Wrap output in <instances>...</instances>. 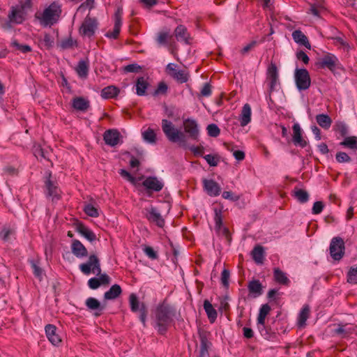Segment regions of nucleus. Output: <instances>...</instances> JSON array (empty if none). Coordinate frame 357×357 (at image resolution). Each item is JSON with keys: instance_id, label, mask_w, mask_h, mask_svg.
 <instances>
[{"instance_id": "obj_58", "label": "nucleus", "mask_w": 357, "mask_h": 357, "mask_svg": "<svg viewBox=\"0 0 357 357\" xmlns=\"http://www.w3.org/2000/svg\"><path fill=\"white\" fill-rule=\"evenodd\" d=\"M230 273L227 269H224L221 274V282L224 287H227L229 286Z\"/></svg>"}, {"instance_id": "obj_5", "label": "nucleus", "mask_w": 357, "mask_h": 357, "mask_svg": "<svg viewBox=\"0 0 357 357\" xmlns=\"http://www.w3.org/2000/svg\"><path fill=\"white\" fill-rule=\"evenodd\" d=\"M79 269L82 273L86 275H90L91 273L100 275L101 272L100 261L97 256L91 255L89 256L86 263L79 265Z\"/></svg>"}, {"instance_id": "obj_56", "label": "nucleus", "mask_w": 357, "mask_h": 357, "mask_svg": "<svg viewBox=\"0 0 357 357\" xmlns=\"http://www.w3.org/2000/svg\"><path fill=\"white\" fill-rule=\"evenodd\" d=\"M167 90H168L167 85L165 82H161L158 84V86L157 89H155V91H154L153 95L157 96L159 94H166V93L167 92Z\"/></svg>"}, {"instance_id": "obj_31", "label": "nucleus", "mask_w": 357, "mask_h": 357, "mask_svg": "<svg viewBox=\"0 0 357 357\" xmlns=\"http://www.w3.org/2000/svg\"><path fill=\"white\" fill-rule=\"evenodd\" d=\"M253 260L257 264H261L264 258V250L262 246L257 245L251 252Z\"/></svg>"}, {"instance_id": "obj_25", "label": "nucleus", "mask_w": 357, "mask_h": 357, "mask_svg": "<svg viewBox=\"0 0 357 357\" xmlns=\"http://www.w3.org/2000/svg\"><path fill=\"white\" fill-rule=\"evenodd\" d=\"M89 63L88 60H80L75 68V71L81 78H86L89 74Z\"/></svg>"}, {"instance_id": "obj_60", "label": "nucleus", "mask_w": 357, "mask_h": 357, "mask_svg": "<svg viewBox=\"0 0 357 357\" xmlns=\"http://www.w3.org/2000/svg\"><path fill=\"white\" fill-rule=\"evenodd\" d=\"M222 197L225 199H229L233 202H236L239 199V196L235 195L231 191H224L222 194Z\"/></svg>"}, {"instance_id": "obj_36", "label": "nucleus", "mask_w": 357, "mask_h": 357, "mask_svg": "<svg viewBox=\"0 0 357 357\" xmlns=\"http://www.w3.org/2000/svg\"><path fill=\"white\" fill-rule=\"evenodd\" d=\"M273 275L274 279L278 283L283 285L289 284L290 282L289 278L287 277L286 274L280 268H275L273 271Z\"/></svg>"}, {"instance_id": "obj_42", "label": "nucleus", "mask_w": 357, "mask_h": 357, "mask_svg": "<svg viewBox=\"0 0 357 357\" xmlns=\"http://www.w3.org/2000/svg\"><path fill=\"white\" fill-rule=\"evenodd\" d=\"M171 38V36L168 31H160L158 33L156 37V42L160 45H167L168 44V40Z\"/></svg>"}, {"instance_id": "obj_57", "label": "nucleus", "mask_w": 357, "mask_h": 357, "mask_svg": "<svg viewBox=\"0 0 357 357\" xmlns=\"http://www.w3.org/2000/svg\"><path fill=\"white\" fill-rule=\"evenodd\" d=\"M324 205L322 202H315L313 204L312 212L313 214H319L322 212Z\"/></svg>"}, {"instance_id": "obj_26", "label": "nucleus", "mask_w": 357, "mask_h": 357, "mask_svg": "<svg viewBox=\"0 0 357 357\" xmlns=\"http://www.w3.org/2000/svg\"><path fill=\"white\" fill-rule=\"evenodd\" d=\"M203 306L207 314L208 319H209V321L211 324L214 323L218 317L216 310L213 307V305L208 300H205L204 301Z\"/></svg>"}, {"instance_id": "obj_4", "label": "nucleus", "mask_w": 357, "mask_h": 357, "mask_svg": "<svg viewBox=\"0 0 357 357\" xmlns=\"http://www.w3.org/2000/svg\"><path fill=\"white\" fill-rule=\"evenodd\" d=\"M294 79L299 91H305L311 85V79L308 71L305 68H296L294 73Z\"/></svg>"}, {"instance_id": "obj_14", "label": "nucleus", "mask_w": 357, "mask_h": 357, "mask_svg": "<svg viewBox=\"0 0 357 357\" xmlns=\"http://www.w3.org/2000/svg\"><path fill=\"white\" fill-rule=\"evenodd\" d=\"M8 17L10 22L22 24L25 20V12L23 10V8L18 6H13Z\"/></svg>"}, {"instance_id": "obj_19", "label": "nucleus", "mask_w": 357, "mask_h": 357, "mask_svg": "<svg viewBox=\"0 0 357 357\" xmlns=\"http://www.w3.org/2000/svg\"><path fill=\"white\" fill-rule=\"evenodd\" d=\"M85 304L88 310L94 312L93 314L96 317L100 316L104 309L99 301L93 297L88 298L86 300Z\"/></svg>"}, {"instance_id": "obj_12", "label": "nucleus", "mask_w": 357, "mask_h": 357, "mask_svg": "<svg viewBox=\"0 0 357 357\" xmlns=\"http://www.w3.org/2000/svg\"><path fill=\"white\" fill-rule=\"evenodd\" d=\"M338 63L339 60L336 56L331 53H327L319 60L317 66L321 68H326L331 70H333Z\"/></svg>"}, {"instance_id": "obj_15", "label": "nucleus", "mask_w": 357, "mask_h": 357, "mask_svg": "<svg viewBox=\"0 0 357 357\" xmlns=\"http://www.w3.org/2000/svg\"><path fill=\"white\" fill-rule=\"evenodd\" d=\"M143 186L149 191L159 192L163 187L164 183L155 176L147 177L142 183Z\"/></svg>"}, {"instance_id": "obj_49", "label": "nucleus", "mask_w": 357, "mask_h": 357, "mask_svg": "<svg viewBox=\"0 0 357 357\" xmlns=\"http://www.w3.org/2000/svg\"><path fill=\"white\" fill-rule=\"evenodd\" d=\"M278 78V68L275 63H271L267 70V79Z\"/></svg>"}, {"instance_id": "obj_47", "label": "nucleus", "mask_w": 357, "mask_h": 357, "mask_svg": "<svg viewBox=\"0 0 357 357\" xmlns=\"http://www.w3.org/2000/svg\"><path fill=\"white\" fill-rule=\"evenodd\" d=\"M208 135L210 137H216L220 135V130L216 124H209L206 128Z\"/></svg>"}, {"instance_id": "obj_7", "label": "nucleus", "mask_w": 357, "mask_h": 357, "mask_svg": "<svg viewBox=\"0 0 357 357\" xmlns=\"http://www.w3.org/2000/svg\"><path fill=\"white\" fill-rule=\"evenodd\" d=\"M184 132L188 138L198 141L199 138V128L197 121L192 118L185 119L183 121Z\"/></svg>"}, {"instance_id": "obj_3", "label": "nucleus", "mask_w": 357, "mask_h": 357, "mask_svg": "<svg viewBox=\"0 0 357 357\" xmlns=\"http://www.w3.org/2000/svg\"><path fill=\"white\" fill-rule=\"evenodd\" d=\"M161 127L165 135L169 142L178 143L182 146H185L186 142L185 134L176 128L172 121L167 119H162Z\"/></svg>"}, {"instance_id": "obj_54", "label": "nucleus", "mask_w": 357, "mask_h": 357, "mask_svg": "<svg viewBox=\"0 0 357 357\" xmlns=\"http://www.w3.org/2000/svg\"><path fill=\"white\" fill-rule=\"evenodd\" d=\"M142 70V67L137 63H132L124 66L123 70L126 73H138Z\"/></svg>"}, {"instance_id": "obj_55", "label": "nucleus", "mask_w": 357, "mask_h": 357, "mask_svg": "<svg viewBox=\"0 0 357 357\" xmlns=\"http://www.w3.org/2000/svg\"><path fill=\"white\" fill-rule=\"evenodd\" d=\"M204 158L206 160L207 163L211 167H215L218 164V158L217 156H215L211 154H208L204 156Z\"/></svg>"}, {"instance_id": "obj_50", "label": "nucleus", "mask_w": 357, "mask_h": 357, "mask_svg": "<svg viewBox=\"0 0 357 357\" xmlns=\"http://www.w3.org/2000/svg\"><path fill=\"white\" fill-rule=\"evenodd\" d=\"M75 45V41H74L72 38L69 37L61 40L60 47L63 50H67L73 47Z\"/></svg>"}, {"instance_id": "obj_52", "label": "nucleus", "mask_w": 357, "mask_h": 357, "mask_svg": "<svg viewBox=\"0 0 357 357\" xmlns=\"http://www.w3.org/2000/svg\"><path fill=\"white\" fill-rule=\"evenodd\" d=\"M43 45L47 48H51L54 45V38L49 33H45L42 40Z\"/></svg>"}, {"instance_id": "obj_62", "label": "nucleus", "mask_w": 357, "mask_h": 357, "mask_svg": "<svg viewBox=\"0 0 357 357\" xmlns=\"http://www.w3.org/2000/svg\"><path fill=\"white\" fill-rule=\"evenodd\" d=\"M99 279L98 278H91L88 280V285L91 289H96L100 286V282H99Z\"/></svg>"}, {"instance_id": "obj_30", "label": "nucleus", "mask_w": 357, "mask_h": 357, "mask_svg": "<svg viewBox=\"0 0 357 357\" xmlns=\"http://www.w3.org/2000/svg\"><path fill=\"white\" fill-rule=\"evenodd\" d=\"M310 309L309 305H304L298 317V326L300 328L304 327L306 324V321L310 316Z\"/></svg>"}, {"instance_id": "obj_51", "label": "nucleus", "mask_w": 357, "mask_h": 357, "mask_svg": "<svg viewBox=\"0 0 357 357\" xmlns=\"http://www.w3.org/2000/svg\"><path fill=\"white\" fill-rule=\"evenodd\" d=\"M335 159L340 163L349 162L351 161L349 155L347 153L342 151H340L336 153Z\"/></svg>"}, {"instance_id": "obj_43", "label": "nucleus", "mask_w": 357, "mask_h": 357, "mask_svg": "<svg viewBox=\"0 0 357 357\" xmlns=\"http://www.w3.org/2000/svg\"><path fill=\"white\" fill-rule=\"evenodd\" d=\"M294 197L301 203H305L309 199L307 192L302 189L296 190L294 191Z\"/></svg>"}, {"instance_id": "obj_46", "label": "nucleus", "mask_w": 357, "mask_h": 357, "mask_svg": "<svg viewBox=\"0 0 357 357\" xmlns=\"http://www.w3.org/2000/svg\"><path fill=\"white\" fill-rule=\"evenodd\" d=\"M84 211L86 215L93 218H97L99 215L98 209L92 204H86L84 208Z\"/></svg>"}, {"instance_id": "obj_35", "label": "nucleus", "mask_w": 357, "mask_h": 357, "mask_svg": "<svg viewBox=\"0 0 357 357\" xmlns=\"http://www.w3.org/2000/svg\"><path fill=\"white\" fill-rule=\"evenodd\" d=\"M119 93V89L114 86L105 87L101 91V96L104 99H109L116 97Z\"/></svg>"}, {"instance_id": "obj_27", "label": "nucleus", "mask_w": 357, "mask_h": 357, "mask_svg": "<svg viewBox=\"0 0 357 357\" xmlns=\"http://www.w3.org/2000/svg\"><path fill=\"white\" fill-rule=\"evenodd\" d=\"M122 293V289L120 285L115 284H113L110 289L104 294V298L105 300H114L118 298Z\"/></svg>"}, {"instance_id": "obj_28", "label": "nucleus", "mask_w": 357, "mask_h": 357, "mask_svg": "<svg viewBox=\"0 0 357 357\" xmlns=\"http://www.w3.org/2000/svg\"><path fill=\"white\" fill-rule=\"evenodd\" d=\"M294 40L300 45H304L307 48L310 47V44L305 35L300 30H296L292 33Z\"/></svg>"}, {"instance_id": "obj_61", "label": "nucleus", "mask_w": 357, "mask_h": 357, "mask_svg": "<svg viewBox=\"0 0 357 357\" xmlns=\"http://www.w3.org/2000/svg\"><path fill=\"white\" fill-rule=\"evenodd\" d=\"M119 174L120 175L123 177L124 178H126V180H128V181H130V183H132V184H135V181H136V179L135 177H133L128 172H127L126 170L125 169H120L119 171Z\"/></svg>"}, {"instance_id": "obj_6", "label": "nucleus", "mask_w": 357, "mask_h": 357, "mask_svg": "<svg viewBox=\"0 0 357 357\" xmlns=\"http://www.w3.org/2000/svg\"><path fill=\"white\" fill-rule=\"evenodd\" d=\"M98 26L97 20L87 15L79 27V33L82 36L91 38L95 34Z\"/></svg>"}, {"instance_id": "obj_2", "label": "nucleus", "mask_w": 357, "mask_h": 357, "mask_svg": "<svg viewBox=\"0 0 357 357\" xmlns=\"http://www.w3.org/2000/svg\"><path fill=\"white\" fill-rule=\"evenodd\" d=\"M61 14V6L59 2L52 3L42 13L36 14V17L44 26H52L55 24Z\"/></svg>"}, {"instance_id": "obj_38", "label": "nucleus", "mask_w": 357, "mask_h": 357, "mask_svg": "<svg viewBox=\"0 0 357 357\" xmlns=\"http://www.w3.org/2000/svg\"><path fill=\"white\" fill-rule=\"evenodd\" d=\"M142 303L139 301L135 294L132 293L129 296V304L132 312H137V311H140Z\"/></svg>"}, {"instance_id": "obj_59", "label": "nucleus", "mask_w": 357, "mask_h": 357, "mask_svg": "<svg viewBox=\"0 0 357 357\" xmlns=\"http://www.w3.org/2000/svg\"><path fill=\"white\" fill-rule=\"evenodd\" d=\"M147 316V310L144 303L141 304L140 311H139V319L143 324L144 326H146V319Z\"/></svg>"}, {"instance_id": "obj_63", "label": "nucleus", "mask_w": 357, "mask_h": 357, "mask_svg": "<svg viewBox=\"0 0 357 357\" xmlns=\"http://www.w3.org/2000/svg\"><path fill=\"white\" fill-rule=\"evenodd\" d=\"M296 57L298 60L303 61L305 64H307L309 63V56L302 50L296 53Z\"/></svg>"}, {"instance_id": "obj_23", "label": "nucleus", "mask_w": 357, "mask_h": 357, "mask_svg": "<svg viewBox=\"0 0 357 357\" xmlns=\"http://www.w3.org/2000/svg\"><path fill=\"white\" fill-rule=\"evenodd\" d=\"M251 107L248 103L245 104L242 108L239 120L242 127L247 126L251 121Z\"/></svg>"}, {"instance_id": "obj_34", "label": "nucleus", "mask_w": 357, "mask_h": 357, "mask_svg": "<svg viewBox=\"0 0 357 357\" xmlns=\"http://www.w3.org/2000/svg\"><path fill=\"white\" fill-rule=\"evenodd\" d=\"M148 86L146 79L143 77H139L136 82V93L140 96H144Z\"/></svg>"}, {"instance_id": "obj_32", "label": "nucleus", "mask_w": 357, "mask_h": 357, "mask_svg": "<svg viewBox=\"0 0 357 357\" xmlns=\"http://www.w3.org/2000/svg\"><path fill=\"white\" fill-rule=\"evenodd\" d=\"M316 121L319 126L325 130H328L332 124V120L331 117L325 114H320L317 115Z\"/></svg>"}, {"instance_id": "obj_11", "label": "nucleus", "mask_w": 357, "mask_h": 357, "mask_svg": "<svg viewBox=\"0 0 357 357\" xmlns=\"http://www.w3.org/2000/svg\"><path fill=\"white\" fill-rule=\"evenodd\" d=\"M215 229L219 235H222L229 241V233L227 227L223 226L222 224V212L220 209L215 208Z\"/></svg>"}, {"instance_id": "obj_21", "label": "nucleus", "mask_w": 357, "mask_h": 357, "mask_svg": "<svg viewBox=\"0 0 357 357\" xmlns=\"http://www.w3.org/2000/svg\"><path fill=\"white\" fill-rule=\"evenodd\" d=\"M71 250L73 254L78 258H83L88 255L86 248L79 240L73 241Z\"/></svg>"}, {"instance_id": "obj_20", "label": "nucleus", "mask_w": 357, "mask_h": 357, "mask_svg": "<svg viewBox=\"0 0 357 357\" xmlns=\"http://www.w3.org/2000/svg\"><path fill=\"white\" fill-rule=\"evenodd\" d=\"M45 333L49 341L54 345H59L61 339L56 333V327L52 324H47L45 326Z\"/></svg>"}, {"instance_id": "obj_37", "label": "nucleus", "mask_w": 357, "mask_h": 357, "mask_svg": "<svg viewBox=\"0 0 357 357\" xmlns=\"http://www.w3.org/2000/svg\"><path fill=\"white\" fill-rule=\"evenodd\" d=\"M340 145L350 149H357V137H345L344 140L340 143Z\"/></svg>"}, {"instance_id": "obj_10", "label": "nucleus", "mask_w": 357, "mask_h": 357, "mask_svg": "<svg viewBox=\"0 0 357 357\" xmlns=\"http://www.w3.org/2000/svg\"><path fill=\"white\" fill-rule=\"evenodd\" d=\"M144 211L145 217L150 222L155 224L159 227H163L165 220L155 207L151 206L145 208Z\"/></svg>"}, {"instance_id": "obj_41", "label": "nucleus", "mask_w": 357, "mask_h": 357, "mask_svg": "<svg viewBox=\"0 0 357 357\" xmlns=\"http://www.w3.org/2000/svg\"><path fill=\"white\" fill-rule=\"evenodd\" d=\"M173 78L179 83L187 82L189 78L188 73L185 70H178L173 75Z\"/></svg>"}, {"instance_id": "obj_53", "label": "nucleus", "mask_w": 357, "mask_h": 357, "mask_svg": "<svg viewBox=\"0 0 357 357\" xmlns=\"http://www.w3.org/2000/svg\"><path fill=\"white\" fill-rule=\"evenodd\" d=\"M144 254L151 259H156L158 258L157 252L150 246H146L143 248Z\"/></svg>"}, {"instance_id": "obj_1", "label": "nucleus", "mask_w": 357, "mask_h": 357, "mask_svg": "<svg viewBox=\"0 0 357 357\" xmlns=\"http://www.w3.org/2000/svg\"><path fill=\"white\" fill-rule=\"evenodd\" d=\"M176 312V308L166 301L158 305L155 310V326L160 334L163 335L167 332L174 320Z\"/></svg>"}, {"instance_id": "obj_33", "label": "nucleus", "mask_w": 357, "mask_h": 357, "mask_svg": "<svg viewBox=\"0 0 357 357\" xmlns=\"http://www.w3.org/2000/svg\"><path fill=\"white\" fill-rule=\"evenodd\" d=\"M77 231L84 236L88 241L92 242L96 240V234L88 227L82 224H79L77 227Z\"/></svg>"}, {"instance_id": "obj_44", "label": "nucleus", "mask_w": 357, "mask_h": 357, "mask_svg": "<svg viewBox=\"0 0 357 357\" xmlns=\"http://www.w3.org/2000/svg\"><path fill=\"white\" fill-rule=\"evenodd\" d=\"M31 268L33 271L34 275L38 278L40 280L42 279L43 276V269L39 266V263L37 261L31 260L30 261Z\"/></svg>"}, {"instance_id": "obj_48", "label": "nucleus", "mask_w": 357, "mask_h": 357, "mask_svg": "<svg viewBox=\"0 0 357 357\" xmlns=\"http://www.w3.org/2000/svg\"><path fill=\"white\" fill-rule=\"evenodd\" d=\"M335 130L340 134L342 137H347L348 134V127L343 122H338L335 125Z\"/></svg>"}, {"instance_id": "obj_64", "label": "nucleus", "mask_w": 357, "mask_h": 357, "mask_svg": "<svg viewBox=\"0 0 357 357\" xmlns=\"http://www.w3.org/2000/svg\"><path fill=\"white\" fill-rule=\"evenodd\" d=\"M176 64L175 63H170L169 64H167V67H166V71L167 73L172 77H173V75L174 73H176L178 70L176 69Z\"/></svg>"}, {"instance_id": "obj_17", "label": "nucleus", "mask_w": 357, "mask_h": 357, "mask_svg": "<svg viewBox=\"0 0 357 357\" xmlns=\"http://www.w3.org/2000/svg\"><path fill=\"white\" fill-rule=\"evenodd\" d=\"M51 174L49 173L48 178L45 182L46 188V195L47 197H52V200L59 198V189L56 183L50 180Z\"/></svg>"}, {"instance_id": "obj_39", "label": "nucleus", "mask_w": 357, "mask_h": 357, "mask_svg": "<svg viewBox=\"0 0 357 357\" xmlns=\"http://www.w3.org/2000/svg\"><path fill=\"white\" fill-rule=\"evenodd\" d=\"M10 46L15 48V50L20 51L22 53H28L31 52L32 48L28 45L20 44L17 40L13 39L11 41Z\"/></svg>"}, {"instance_id": "obj_9", "label": "nucleus", "mask_w": 357, "mask_h": 357, "mask_svg": "<svg viewBox=\"0 0 357 357\" xmlns=\"http://www.w3.org/2000/svg\"><path fill=\"white\" fill-rule=\"evenodd\" d=\"M122 15L123 8H118L114 13V25L112 31H108L105 33V37L110 39H116L121 31L122 26Z\"/></svg>"}, {"instance_id": "obj_40", "label": "nucleus", "mask_w": 357, "mask_h": 357, "mask_svg": "<svg viewBox=\"0 0 357 357\" xmlns=\"http://www.w3.org/2000/svg\"><path fill=\"white\" fill-rule=\"evenodd\" d=\"M142 137L144 141L150 144H155L156 142V135L154 130L151 128L142 132Z\"/></svg>"}, {"instance_id": "obj_13", "label": "nucleus", "mask_w": 357, "mask_h": 357, "mask_svg": "<svg viewBox=\"0 0 357 357\" xmlns=\"http://www.w3.org/2000/svg\"><path fill=\"white\" fill-rule=\"evenodd\" d=\"M203 187L205 192L211 197H217L221 192L220 185L213 179L204 178Z\"/></svg>"}, {"instance_id": "obj_16", "label": "nucleus", "mask_w": 357, "mask_h": 357, "mask_svg": "<svg viewBox=\"0 0 357 357\" xmlns=\"http://www.w3.org/2000/svg\"><path fill=\"white\" fill-rule=\"evenodd\" d=\"M120 132L116 129L106 130L103 135V139L106 144L110 146H115L119 143Z\"/></svg>"}, {"instance_id": "obj_24", "label": "nucleus", "mask_w": 357, "mask_h": 357, "mask_svg": "<svg viewBox=\"0 0 357 357\" xmlns=\"http://www.w3.org/2000/svg\"><path fill=\"white\" fill-rule=\"evenodd\" d=\"M249 294L254 298L261 296L263 293L262 285L259 280H253L248 283Z\"/></svg>"}, {"instance_id": "obj_45", "label": "nucleus", "mask_w": 357, "mask_h": 357, "mask_svg": "<svg viewBox=\"0 0 357 357\" xmlns=\"http://www.w3.org/2000/svg\"><path fill=\"white\" fill-rule=\"evenodd\" d=\"M347 282L351 284H357V266L350 268L347 273Z\"/></svg>"}, {"instance_id": "obj_8", "label": "nucleus", "mask_w": 357, "mask_h": 357, "mask_svg": "<svg viewBox=\"0 0 357 357\" xmlns=\"http://www.w3.org/2000/svg\"><path fill=\"white\" fill-rule=\"evenodd\" d=\"M344 242L340 237H334L330 244V255L335 261H340L344 254Z\"/></svg>"}, {"instance_id": "obj_29", "label": "nucleus", "mask_w": 357, "mask_h": 357, "mask_svg": "<svg viewBox=\"0 0 357 357\" xmlns=\"http://www.w3.org/2000/svg\"><path fill=\"white\" fill-rule=\"evenodd\" d=\"M73 107L79 111H86L89 107V101L82 97H77L73 100Z\"/></svg>"}, {"instance_id": "obj_22", "label": "nucleus", "mask_w": 357, "mask_h": 357, "mask_svg": "<svg viewBox=\"0 0 357 357\" xmlns=\"http://www.w3.org/2000/svg\"><path fill=\"white\" fill-rule=\"evenodd\" d=\"M293 142L296 146L304 148L307 146V142L303 138L301 128L298 123L293 126Z\"/></svg>"}, {"instance_id": "obj_18", "label": "nucleus", "mask_w": 357, "mask_h": 357, "mask_svg": "<svg viewBox=\"0 0 357 357\" xmlns=\"http://www.w3.org/2000/svg\"><path fill=\"white\" fill-rule=\"evenodd\" d=\"M174 36L176 40L185 44H190V36L187 28L183 25H178L174 30Z\"/></svg>"}]
</instances>
